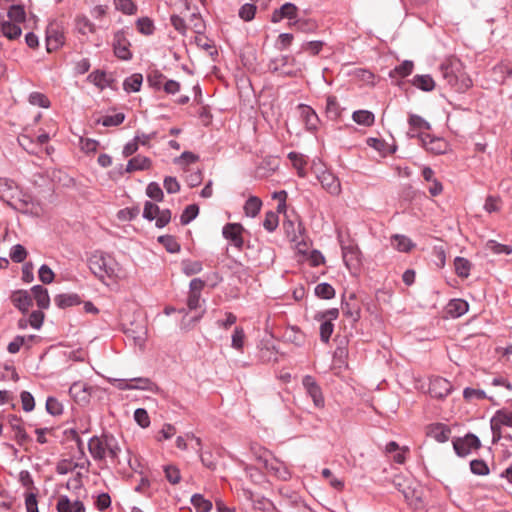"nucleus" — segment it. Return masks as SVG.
<instances>
[{"instance_id": "e2e57ef3", "label": "nucleus", "mask_w": 512, "mask_h": 512, "mask_svg": "<svg viewBox=\"0 0 512 512\" xmlns=\"http://www.w3.org/2000/svg\"><path fill=\"white\" fill-rule=\"evenodd\" d=\"M164 473H165L166 479L171 484L179 483V481L181 479V476H180V471H179V469L176 466H173V465L165 466L164 467Z\"/></svg>"}, {"instance_id": "cd10ccee", "label": "nucleus", "mask_w": 512, "mask_h": 512, "mask_svg": "<svg viewBox=\"0 0 512 512\" xmlns=\"http://www.w3.org/2000/svg\"><path fill=\"white\" fill-rule=\"evenodd\" d=\"M0 31L9 40H15L21 36L22 30L17 23L11 21L0 22Z\"/></svg>"}, {"instance_id": "2eb2a0df", "label": "nucleus", "mask_w": 512, "mask_h": 512, "mask_svg": "<svg viewBox=\"0 0 512 512\" xmlns=\"http://www.w3.org/2000/svg\"><path fill=\"white\" fill-rule=\"evenodd\" d=\"M249 346L246 332L241 326H234L230 330V347L236 352L243 354Z\"/></svg>"}, {"instance_id": "a18cd8bd", "label": "nucleus", "mask_w": 512, "mask_h": 512, "mask_svg": "<svg viewBox=\"0 0 512 512\" xmlns=\"http://www.w3.org/2000/svg\"><path fill=\"white\" fill-rule=\"evenodd\" d=\"M279 224V216L274 211H268L265 213L263 221V227L268 232H274Z\"/></svg>"}, {"instance_id": "37998d69", "label": "nucleus", "mask_w": 512, "mask_h": 512, "mask_svg": "<svg viewBox=\"0 0 512 512\" xmlns=\"http://www.w3.org/2000/svg\"><path fill=\"white\" fill-rule=\"evenodd\" d=\"M182 272L187 276L198 274L202 271V263L200 261L183 260L181 262Z\"/></svg>"}, {"instance_id": "0e129e2a", "label": "nucleus", "mask_w": 512, "mask_h": 512, "mask_svg": "<svg viewBox=\"0 0 512 512\" xmlns=\"http://www.w3.org/2000/svg\"><path fill=\"white\" fill-rule=\"evenodd\" d=\"M46 410L51 415H60L63 412L62 404L54 397H48L46 401Z\"/></svg>"}, {"instance_id": "72a5a7b5", "label": "nucleus", "mask_w": 512, "mask_h": 512, "mask_svg": "<svg viewBox=\"0 0 512 512\" xmlns=\"http://www.w3.org/2000/svg\"><path fill=\"white\" fill-rule=\"evenodd\" d=\"M352 119L359 125L370 127L375 122V116L368 110H357L352 114Z\"/></svg>"}, {"instance_id": "f3484780", "label": "nucleus", "mask_w": 512, "mask_h": 512, "mask_svg": "<svg viewBox=\"0 0 512 512\" xmlns=\"http://www.w3.org/2000/svg\"><path fill=\"white\" fill-rule=\"evenodd\" d=\"M299 109L301 113V118L305 123L307 130L311 132L317 131L320 119L315 110L312 107L305 104H300Z\"/></svg>"}, {"instance_id": "aec40b11", "label": "nucleus", "mask_w": 512, "mask_h": 512, "mask_svg": "<svg viewBox=\"0 0 512 512\" xmlns=\"http://www.w3.org/2000/svg\"><path fill=\"white\" fill-rule=\"evenodd\" d=\"M342 312L343 315L350 319L353 323L358 322L360 319L361 309L353 295L350 297L349 301L342 302Z\"/></svg>"}, {"instance_id": "b1692460", "label": "nucleus", "mask_w": 512, "mask_h": 512, "mask_svg": "<svg viewBox=\"0 0 512 512\" xmlns=\"http://www.w3.org/2000/svg\"><path fill=\"white\" fill-rule=\"evenodd\" d=\"M151 166V160L148 157L137 155L128 161L126 172L147 170Z\"/></svg>"}, {"instance_id": "0eeeda50", "label": "nucleus", "mask_w": 512, "mask_h": 512, "mask_svg": "<svg viewBox=\"0 0 512 512\" xmlns=\"http://www.w3.org/2000/svg\"><path fill=\"white\" fill-rule=\"evenodd\" d=\"M65 42L64 27L56 20L49 22L46 29V48L48 52L59 49Z\"/></svg>"}, {"instance_id": "052dcab7", "label": "nucleus", "mask_w": 512, "mask_h": 512, "mask_svg": "<svg viewBox=\"0 0 512 512\" xmlns=\"http://www.w3.org/2000/svg\"><path fill=\"white\" fill-rule=\"evenodd\" d=\"M393 484L395 486V488L402 493V495L404 496L405 500L408 501V502H412L414 496H415V490L412 489L411 487L409 486H405L402 482H400L399 480L395 479L393 481Z\"/></svg>"}, {"instance_id": "9d476101", "label": "nucleus", "mask_w": 512, "mask_h": 512, "mask_svg": "<svg viewBox=\"0 0 512 512\" xmlns=\"http://www.w3.org/2000/svg\"><path fill=\"white\" fill-rule=\"evenodd\" d=\"M453 390V385L447 379L434 376L430 378L429 393L431 397L436 399L446 398Z\"/></svg>"}, {"instance_id": "c03bdc74", "label": "nucleus", "mask_w": 512, "mask_h": 512, "mask_svg": "<svg viewBox=\"0 0 512 512\" xmlns=\"http://www.w3.org/2000/svg\"><path fill=\"white\" fill-rule=\"evenodd\" d=\"M7 15L12 22L17 24L24 22L26 19V12L24 7L21 5H12L8 10Z\"/></svg>"}, {"instance_id": "09e8293b", "label": "nucleus", "mask_w": 512, "mask_h": 512, "mask_svg": "<svg viewBox=\"0 0 512 512\" xmlns=\"http://www.w3.org/2000/svg\"><path fill=\"white\" fill-rule=\"evenodd\" d=\"M191 502L197 512H209L212 508V503L210 501L204 499V497L199 494H195L191 498Z\"/></svg>"}, {"instance_id": "6e6d98bb", "label": "nucleus", "mask_w": 512, "mask_h": 512, "mask_svg": "<svg viewBox=\"0 0 512 512\" xmlns=\"http://www.w3.org/2000/svg\"><path fill=\"white\" fill-rule=\"evenodd\" d=\"M9 256L12 261L21 263L26 259L27 251L24 246L17 244L11 248Z\"/></svg>"}, {"instance_id": "4468645a", "label": "nucleus", "mask_w": 512, "mask_h": 512, "mask_svg": "<svg viewBox=\"0 0 512 512\" xmlns=\"http://www.w3.org/2000/svg\"><path fill=\"white\" fill-rule=\"evenodd\" d=\"M362 253L357 245L342 247V257L349 270H357L361 265Z\"/></svg>"}, {"instance_id": "f03ea898", "label": "nucleus", "mask_w": 512, "mask_h": 512, "mask_svg": "<svg viewBox=\"0 0 512 512\" xmlns=\"http://www.w3.org/2000/svg\"><path fill=\"white\" fill-rule=\"evenodd\" d=\"M443 78L456 92L464 93L472 86V80L458 59L449 60L440 66Z\"/></svg>"}, {"instance_id": "e433bc0d", "label": "nucleus", "mask_w": 512, "mask_h": 512, "mask_svg": "<svg viewBox=\"0 0 512 512\" xmlns=\"http://www.w3.org/2000/svg\"><path fill=\"white\" fill-rule=\"evenodd\" d=\"M143 76L140 73H135L126 78L123 83V88L126 92H138L141 89Z\"/></svg>"}, {"instance_id": "9b49d317", "label": "nucleus", "mask_w": 512, "mask_h": 512, "mask_svg": "<svg viewBox=\"0 0 512 512\" xmlns=\"http://www.w3.org/2000/svg\"><path fill=\"white\" fill-rule=\"evenodd\" d=\"M130 42L126 37L124 31L120 30L114 34L113 49L116 57L121 60H129L132 58V53L129 49Z\"/></svg>"}, {"instance_id": "13d9d810", "label": "nucleus", "mask_w": 512, "mask_h": 512, "mask_svg": "<svg viewBox=\"0 0 512 512\" xmlns=\"http://www.w3.org/2000/svg\"><path fill=\"white\" fill-rule=\"evenodd\" d=\"M323 478L329 480V484L334 489L341 491L344 488V482L340 479H337L333 476V473L330 469L324 468L321 472Z\"/></svg>"}, {"instance_id": "58836bf2", "label": "nucleus", "mask_w": 512, "mask_h": 512, "mask_svg": "<svg viewBox=\"0 0 512 512\" xmlns=\"http://www.w3.org/2000/svg\"><path fill=\"white\" fill-rule=\"evenodd\" d=\"M340 105L336 96L330 95L326 99V114L330 119H337L340 116Z\"/></svg>"}, {"instance_id": "2f4dec72", "label": "nucleus", "mask_w": 512, "mask_h": 512, "mask_svg": "<svg viewBox=\"0 0 512 512\" xmlns=\"http://www.w3.org/2000/svg\"><path fill=\"white\" fill-rule=\"evenodd\" d=\"M413 68V62L405 60L389 72V77L392 79L407 77L413 72Z\"/></svg>"}, {"instance_id": "680f3d73", "label": "nucleus", "mask_w": 512, "mask_h": 512, "mask_svg": "<svg viewBox=\"0 0 512 512\" xmlns=\"http://www.w3.org/2000/svg\"><path fill=\"white\" fill-rule=\"evenodd\" d=\"M199 209L196 205H188L181 215V223L186 225L198 215Z\"/></svg>"}, {"instance_id": "f704fd0d", "label": "nucleus", "mask_w": 512, "mask_h": 512, "mask_svg": "<svg viewBox=\"0 0 512 512\" xmlns=\"http://www.w3.org/2000/svg\"><path fill=\"white\" fill-rule=\"evenodd\" d=\"M54 301L62 309L80 304L77 294H60L55 297Z\"/></svg>"}, {"instance_id": "f8f14e48", "label": "nucleus", "mask_w": 512, "mask_h": 512, "mask_svg": "<svg viewBox=\"0 0 512 512\" xmlns=\"http://www.w3.org/2000/svg\"><path fill=\"white\" fill-rule=\"evenodd\" d=\"M264 460L265 466L263 469L266 470L267 473L282 481H287L290 479L291 473L283 462L279 461L274 456H272L269 461L266 459Z\"/></svg>"}, {"instance_id": "423d86ee", "label": "nucleus", "mask_w": 512, "mask_h": 512, "mask_svg": "<svg viewBox=\"0 0 512 512\" xmlns=\"http://www.w3.org/2000/svg\"><path fill=\"white\" fill-rule=\"evenodd\" d=\"M452 444L456 455L459 457H466L472 450H478L481 447L479 437L473 433H467L464 437H455Z\"/></svg>"}, {"instance_id": "4c0bfd02", "label": "nucleus", "mask_w": 512, "mask_h": 512, "mask_svg": "<svg viewBox=\"0 0 512 512\" xmlns=\"http://www.w3.org/2000/svg\"><path fill=\"white\" fill-rule=\"evenodd\" d=\"M314 293L318 298L325 300H330L334 298L336 294L334 287L326 282L316 285Z\"/></svg>"}, {"instance_id": "79ce46f5", "label": "nucleus", "mask_w": 512, "mask_h": 512, "mask_svg": "<svg viewBox=\"0 0 512 512\" xmlns=\"http://www.w3.org/2000/svg\"><path fill=\"white\" fill-rule=\"evenodd\" d=\"M187 24H188V31H192L193 33H196V34H201L204 32L205 24H204L201 16L196 13H192L189 16V19L187 20Z\"/></svg>"}, {"instance_id": "412c9836", "label": "nucleus", "mask_w": 512, "mask_h": 512, "mask_svg": "<svg viewBox=\"0 0 512 512\" xmlns=\"http://www.w3.org/2000/svg\"><path fill=\"white\" fill-rule=\"evenodd\" d=\"M468 309V302L460 298L451 299L446 306V312L452 318L461 317L468 312Z\"/></svg>"}, {"instance_id": "473e14b6", "label": "nucleus", "mask_w": 512, "mask_h": 512, "mask_svg": "<svg viewBox=\"0 0 512 512\" xmlns=\"http://www.w3.org/2000/svg\"><path fill=\"white\" fill-rule=\"evenodd\" d=\"M463 398L468 403H474L485 399H492L491 397H488L486 395V392L484 390L471 387H466L463 390Z\"/></svg>"}, {"instance_id": "6ab92c4d", "label": "nucleus", "mask_w": 512, "mask_h": 512, "mask_svg": "<svg viewBox=\"0 0 512 512\" xmlns=\"http://www.w3.org/2000/svg\"><path fill=\"white\" fill-rule=\"evenodd\" d=\"M69 393L75 401L85 403L89 400L91 387L81 381L74 382L69 389Z\"/></svg>"}, {"instance_id": "49530a36", "label": "nucleus", "mask_w": 512, "mask_h": 512, "mask_svg": "<svg viewBox=\"0 0 512 512\" xmlns=\"http://www.w3.org/2000/svg\"><path fill=\"white\" fill-rule=\"evenodd\" d=\"M260 466H247L245 468L247 476L255 484H262L265 482V474L261 470Z\"/></svg>"}, {"instance_id": "a878e982", "label": "nucleus", "mask_w": 512, "mask_h": 512, "mask_svg": "<svg viewBox=\"0 0 512 512\" xmlns=\"http://www.w3.org/2000/svg\"><path fill=\"white\" fill-rule=\"evenodd\" d=\"M262 205V200L259 197L249 196L243 207L245 215L251 218L256 217L259 214Z\"/></svg>"}, {"instance_id": "338daca9", "label": "nucleus", "mask_w": 512, "mask_h": 512, "mask_svg": "<svg viewBox=\"0 0 512 512\" xmlns=\"http://www.w3.org/2000/svg\"><path fill=\"white\" fill-rule=\"evenodd\" d=\"M134 419L139 426L146 428L150 425V418L147 411L143 408H138L134 412Z\"/></svg>"}, {"instance_id": "20e7f679", "label": "nucleus", "mask_w": 512, "mask_h": 512, "mask_svg": "<svg viewBox=\"0 0 512 512\" xmlns=\"http://www.w3.org/2000/svg\"><path fill=\"white\" fill-rule=\"evenodd\" d=\"M409 138H417L421 146L427 151L435 155L445 154L449 150V143L442 137L431 135L427 132L411 133L408 132Z\"/></svg>"}, {"instance_id": "4d7b16f0", "label": "nucleus", "mask_w": 512, "mask_h": 512, "mask_svg": "<svg viewBox=\"0 0 512 512\" xmlns=\"http://www.w3.org/2000/svg\"><path fill=\"white\" fill-rule=\"evenodd\" d=\"M502 426L512 427V411L501 409L496 411L493 416Z\"/></svg>"}, {"instance_id": "603ef678", "label": "nucleus", "mask_w": 512, "mask_h": 512, "mask_svg": "<svg viewBox=\"0 0 512 512\" xmlns=\"http://www.w3.org/2000/svg\"><path fill=\"white\" fill-rule=\"evenodd\" d=\"M324 46L323 41H308L304 42L301 46V51L308 52L310 55H318Z\"/></svg>"}, {"instance_id": "a211bd4d", "label": "nucleus", "mask_w": 512, "mask_h": 512, "mask_svg": "<svg viewBox=\"0 0 512 512\" xmlns=\"http://www.w3.org/2000/svg\"><path fill=\"white\" fill-rule=\"evenodd\" d=\"M427 435L439 443H444L449 440L451 429L446 424L434 423L429 425Z\"/></svg>"}, {"instance_id": "c756f323", "label": "nucleus", "mask_w": 512, "mask_h": 512, "mask_svg": "<svg viewBox=\"0 0 512 512\" xmlns=\"http://www.w3.org/2000/svg\"><path fill=\"white\" fill-rule=\"evenodd\" d=\"M412 85L422 91L430 92L435 88V81L428 74H425V75L418 74L413 77Z\"/></svg>"}, {"instance_id": "39448f33", "label": "nucleus", "mask_w": 512, "mask_h": 512, "mask_svg": "<svg viewBox=\"0 0 512 512\" xmlns=\"http://www.w3.org/2000/svg\"><path fill=\"white\" fill-rule=\"evenodd\" d=\"M339 317L338 308H330L323 311H317L313 319L320 322V340L327 344L329 343L334 331L333 321Z\"/></svg>"}, {"instance_id": "8fccbe9b", "label": "nucleus", "mask_w": 512, "mask_h": 512, "mask_svg": "<svg viewBox=\"0 0 512 512\" xmlns=\"http://www.w3.org/2000/svg\"><path fill=\"white\" fill-rule=\"evenodd\" d=\"M252 452H253V454L255 456V460H256L258 466H260L261 468H264V466H265V460L264 459L269 461V459L273 456L272 453L269 450H267V449H265L263 447H260V446L259 447H253L252 448Z\"/></svg>"}, {"instance_id": "69168bd1", "label": "nucleus", "mask_w": 512, "mask_h": 512, "mask_svg": "<svg viewBox=\"0 0 512 512\" xmlns=\"http://www.w3.org/2000/svg\"><path fill=\"white\" fill-rule=\"evenodd\" d=\"M29 102L32 105H37L43 108H48L50 106L49 99L42 93L33 92L29 96Z\"/></svg>"}, {"instance_id": "bf43d9fd", "label": "nucleus", "mask_w": 512, "mask_h": 512, "mask_svg": "<svg viewBox=\"0 0 512 512\" xmlns=\"http://www.w3.org/2000/svg\"><path fill=\"white\" fill-rule=\"evenodd\" d=\"M136 25L139 32L144 35H151L154 31L153 22L147 17L139 18Z\"/></svg>"}, {"instance_id": "5701e85b", "label": "nucleus", "mask_w": 512, "mask_h": 512, "mask_svg": "<svg viewBox=\"0 0 512 512\" xmlns=\"http://www.w3.org/2000/svg\"><path fill=\"white\" fill-rule=\"evenodd\" d=\"M408 124L410 130L414 131V133H421L431 130V124L417 114L409 113Z\"/></svg>"}, {"instance_id": "1a4fd4ad", "label": "nucleus", "mask_w": 512, "mask_h": 512, "mask_svg": "<svg viewBox=\"0 0 512 512\" xmlns=\"http://www.w3.org/2000/svg\"><path fill=\"white\" fill-rule=\"evenodd\" d=\"M302 385L306 393L311 397L315 407L323 408L325 405L322 389L316 379L311 375H305L302 379Z\"/></svg>"}, {"instance_id": "c9c22d12", "label": "nucleus", "mask_w": 512, "mask_h": 512, "mask_svg": "<svg viewBox=\"0 0 512 512\" xmlns=\"http://www.w3.org/2000/svg\"><path fill=\"white\" fill-rule=\"evenodd\" d=\"M17 193L16 187L14 186V182L6 179L0 178V198L1 199H11L15 198V194Z\"/></svg>"}, {"instance_id": "de8ad7c7", "label": "nucleus", "mask_w": 512, "mask_h": 512, "mask_svg": "<svg viewBox=\"0 0 512 512\" xmlns=\"http://www.w3.org/2000/svg\"><path fill=\"white\" fill-rule=\"evenodd\" d=\"M114 6L126 15H133L137 12V7L132 0H114Z\"/></svg>"}, {"instance_id": "c85d7f7f", "label": "nucleus", "mask_w": 512, "mask_h": 512, "mask_svg": "<svg viewBox=\"0 0 512 512\" xmlns=\"http://www.w3.org/2000/svg\"><path fill=\"white\" fill-rule=\"evenodd\" d=\"M33 296L40 309H47L50 304L48 290L41 285H35L31 289Z\"/></svg>"}, {"instance_id": "6e6552de", "label": "nucleus", "mask_w": 512, "mask_h": 512, "mask_svg": "<svg viewBox=\"0 0 512 512\" xmlns=\"http://www.w3.org/2000/svg\"><path fill=\"white\" fill-rule=\"evenodd\" d=\"M245 234L249 232L240 223H226V240L239 251L245 246Z\"/></svg>"}, {"instance_id": "7ed1b4c3", "label": "nucleus", "mask_w": 512, "mask_h": 512, "mask_svg": "<svg viewBox=\"0 0 512 512\" xmlns=\"http://www.w3.org/2000/svg\"><path fill=\"white\" fill-rule=\"evenodd\" d=\"M88 449L94 460L103 461L109 458L112 462H117L121 451L117 439L110 434L92 437L88 442Z\"/></svg>"}, {"instance_id": "7c9ffc66", "label": "nucleus", "mask_w": 512, "mask_h": 512, "mask_svg": "<svg viewBox=\"0 0 512 512\" xmlns=\"http://www.w3.org/2000/svg\"><path fill=\"white\" fill-rule=\"evenodd\" d=\"M472 263L464 257H456L454 259V269L458 277L466 279L470 276Z\"/></svg>"}, {"instance_id": "ea45409f", "label": "nucleus", "mask_w": 512, "mask_h": 512, "mask_svg": "<svg viewBox=\"0 0 512 512\" xmlns=\"http://www.w3.org/2000/svg\"><path fill=\"white\" fill-rule=\"evenodd\" d=\"M242 494L247 500L255 502V507L260 510H268L270 507H273V503L265 497H261V499L254 500V494L250 489L243 488Z\"/></svg>"}, {"instance_id": "5fc2aeb1", "label": "nucleus", "mask_w": 512, "mask_h": 512, "mask_svg": "<svg viewBox=\"0 0 512 512\" xmlns=\"http://www.w3.org/2000/svg\"><path fill=\"white\" fill-rule=\"evenodd\" d=\"M256 13V6L252 3H246L239 9L238 15L244 21H251L254 19Z\"/></svg>"}, {"instance_id": "dca6fc26", "label": "nucleus", "mask_w": 512, "mask_h": 512, "mask_svg": "<svg viewBox=\"0 0 512 512\" xmlns=\"http://www.w3.org/2000/svg\"><path fill=\"white\" fill-rule=\"evenodd\" d=\"M298 15V7L290 2L283 4L280 8L275 9L271 15L272 23H279L283 19L296 20Z\"/></svg>"}, {"instance_id": "4be33fe9", "label": "nucleus", "mask_w": 512, "mask_h": 512, "mask_svg": "<svg viewBox=\"0 0 512 512\" xmlns=\"http://www.w3.org/2000/svg\"><path fill=\"white\" fill-rule=\"evenodd\" d=\"M14 207L22 213L39 215V206L34 204L31 197L23 195V198L15 197Z\"/></svg>"}, {"instance_id": "bb28decb", "label": "nucleus", "mask_w": 512, "mask_h": 512, "mask_svg": "<svg viewBox=\"0 0 512 512\" xmlns=\"http://www.w3.org/2000/svg\"><path fill=\"white\" fill-rule=\"evenodd\" d=\"M11 301L15 307L25 312L31 306V297L26 291H16L11 296Z\"/></svg>"}, {"instance_id": "ddd939ff", "label": "nucleus", "mask_w": 512, "mask_h": 512, "mask_svg": "<svg viewBox=\"0 0 512 512\" xmlns=\"http://www.w3.org/2000/svg\"><path fill=\"white\" fill-rule=\"evenodd\" d=\"M322 187L331 195H338L341 192V184L338 177L331 171L324 170L317 175Z\"/></svg>"}, {"instance_id": "f257e3e1", "label": "nucleus", "mask_w": 512, "mask_h": 512, "mask_svg": "<svg viewBox=\"0 0 512 512\" xmlns=\"http://www.w3.org/2000/svg\"><path fill=\"white\" fill-rule=\"evenodd\" d=\"M91 272L102 282L123 277V269L116 259L107 253L96 251L88 259Z\"/></svg>"}, {"instance_id": "a19ab883", "label": "nucleus", "mask_w": 512, "mask_h": 512, "mask_svg": "<svg viewBox=\"0 0 512 512\" xmlns=\"http://www.w3.org/2000/svg\"><path fill=\"white\" fill-rule=\"evenodd\" d=\"M470 471L477 476H486L490 473L489 466L482 459H473L470 461Z\"/></svg>"}, {"instance_id": "3c124183", "label": "nucleus", "mask_w": 512, "mask_h": 512, "mask_svg": "<svg viewBox=\"0 0 512 512\" xmlns=\"http://www.w3.org/2000/svg\"><path fill=\"white\" fill-rule=\"evenodd\" d=\"M294 26L296 27V30L304 33L313 32L317 28L316 23L310 19H296L294 21Z\"/></svg>"}, {"instance_id": "393cba45", "label": "nucleus", "mask_w": 512, "mask_h": 512, "mask_svg": "<svg viewBox=\"0 0 512 512\" xmlns=\"http://www.w3.org/2000/svg\"><path fill=\"white\" fill-rule=\"evenodd\" d=\"M391 243L396 250L404 253L410 252L415 247V244L409 237L400 234L393 235Z\"/></svg>"}, {"instance_id": "864d4df0", "label": "nucleus", "mask_w": 512, "mask_h": 512, "mask_svg": "<svg viewBox=\"0 0 512 512\" xmlns=\"http://www.w3.org/2000/svg\"><path fill=\"white\" fill-rule=\"evenodd\" d=\"M158 241L164 245L166 250L170 253H175L180 250V245L173 236L164 235L158 238Z\"/></svg>"}, {"instance_id": "774afa93", "label": "nucleus", "mask_w": 512, "mask_h": 512, "mask_svg": "<svg viewBox=\"0 0 512 512\" xmlns=\"http://www.w3.org/2000/svg\"><path fill=\"white\" fill-rule=\"evenodd\" d=\"M38 274H39V279L41 282H43L44 284H50L53 282L54 280V272L51 270V268L46 265V264H43L40 268H39V271H38Z\"/></svg>"}]
</instances>
